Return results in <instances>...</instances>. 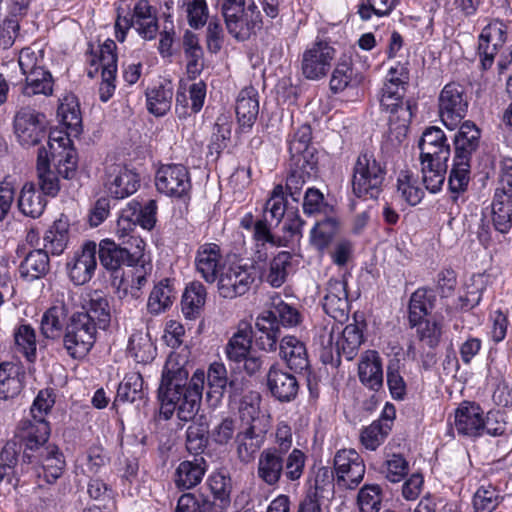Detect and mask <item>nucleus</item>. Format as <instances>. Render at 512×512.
Masks as SVG:
<instances>
[{
	"instance_id": "nucleus-17",
	"label": "nucleus",
	"mask_w": 512,
	"mask_h": 512,
	"mask_svg": "<svg viewBox=\"0 0 512 512\" xmlns=\"http://www.w3.org/2000/svg\"><path fill=\"white\" fill-rule=\"evenodd\" d=\"M139 186L140 177L134 170L121 164L106 167L104 187L110 196L124 199L134 194Z\"/></svg>"
},
{
	"instance_id": "nucleus-22",
	"label": "nucleus",
	"mask_w": 512,
	"mask_h": 512,
	"mask_svg": "<svg viewBox=\"0 0 512 512\" xmlns=\"http://www.w3.org/2000/svg\"><path fill=\"white\" fill-rule=\"evenodd\" d=\"M37 177L41 192L47 196L55 197L60 191L59 177L67 179L58 172L50 148H41L37 156ZM74 175L72 176V178ZM68 179H71L69 177Z\"/></svg>"
},
{
	"instance_id": "nucleus-11",
	"label": "nucleus",
	"mask_w": 512,
	"mask_h": 512,
	"mask_svg": "<svg viewBox=\"0 0 512 512\" xmlns=\"http://www.w3.org/2000/svg\"><path fill=\"white\" fill-rule=\"evenodd\" d=\"M256 278L255 270L247 264L231 263L219 274L218 292L223 298L233 299L247 293Z\"/></svg>"
},
{
	"instance_id": "nucleus-13",
	"label": "nucleus",
	"mask_w": 512,
	"mask_h": 512,
	"mask_svg": "<svg viewBox=\"0 0 512 512\" xmlns=\"http://www.w3.org/2000/svg\"><path fill=\"white\" fill-rule=\"evenodd\" d=\"M336 50L325 41H317L308 47L302 55L301 70L305 78L319 80L329 72Z\"/></svg>"
},
{
	"instance_id": "nucleus-3",
	"label": "nucleus",
	"mask_w": 512,
	"mask_h": 512,
	"mask_svg": "<svg viewBox=\"0 0 512 512\" xmlns=\"http://www.w3.org/2000/svg\"><path fill=\"white\" fill-rule=\"evenodd\" d=\"M132 27L144 40H153L156 37L158 32L157 10L148 0H138L132 11L128 8H117L114 24L116 40L124 42Z\"/></svg>"
},
{
	"instance_id": "nucleus-63",
	"label": "nucleus",
	"mask_w": 512,
	"mask_h": 512,
	"mask_svg": "<svg viewBox=\"0 0 512 512\" xmlns=\"http://www.w3.org/2000/svg\"><path fill=\"white\" fill-rule=\"evenodd\" d=\"M501 496L491 484L480 486L473 497L475 512H492L500 503Z\"/></svg>"
},
{
	"instance_id": "nucleus-8",
	"label": "nucleus",
	"mask_w": 512,
	"mask_h": 512,
	"mask_svg": "<svg viewBox=\"0 0 512 512\" xmlns=\"http://www.w3.org/2000/svg\"><path fill=\"white\" fill-rule=\"evenodd\" d=\"M319 343L324 349L330 351L335 346L339 354L351 360L363 343V333L357 324H348L340 335V327L333 324L330 328L326 326L322 329L319 334Z\"/></svg>"
},
{
	"instance_id": "nucleus-41",
	"label": "nucleus",
	"mask_w": 512,
	"mask_h": 512,
	"mask_svg": "<svg viewBox=\"0 0 512 512\" xmlns=\"http://www.w3.org/2000/svg\"><path fill=\"white\" fill-rule=\"evenodd\" d=\"M46 206V200L41 191H38L32 183H26L18 198V208L22 214L31 218L42 215Z\"/></svg>"
},
{
	"instance_id": "nucleus-14",
	"label": "nucleus",
	"mask_w": 512,
	"mask_h": 512,
	"mask_svg": "<svg viewBox=\"0 0 512 512\" xmlns=\"http://www.w3.org/2000/svg\"><path fill=\"white\" fill-rule=\"evenodd\" d=\"M155 186L161 194L181 198L191 189L189 172L181 164L162 165L156 172Z\"/></svg>"
},
{
	"instance_id": "nucleus-21",
	"label": "nucleus",
	"mask_w": 512,
	"mask_h": 512,
	"mask_svg": "<svg viewBox=\"0 0 512 512\" xmlns=\"http://www.w3.org/2000/svg\"><path fill=\"white\" fill-rule=\"evenodd\" d=\"M483 416L484 412L478 404L464 401L455 410L452 429L461 436H481L484 426Z\"/></svg>"
},
{
	"instance_id": "nucleus-46",
	"label": "nucleus",
	"mask_w": 512,
	"mask_h": 512,
	"mask_svg": "<svg viewBox=\"0 0 512 512\" xmlns=\"http://www.w3.org/2000/svg\"><path fill=\"white\" fill-rule=\"evenodd\" d=\"M41 465L45 480L53 483L62 475L65 460L56 446L48 445L41 451Z\"/></svg>"
},
{
	"instance_id": "nucleus-5",
	"label": "nucleus",
	"mask_w": 512,
	"mask_h": 512,
	"mask_svg": "<svg viewBox=\"0 0 512 512\" xmlns=\"http://www.w3.org/2000/svg\"><path fill=\"white\" fill-rule=\"evenodd\" d=\"M117 244L110 238L102 239L97 245L101 265L109 271H117L122 265L133 266L144 257L146 243L141 237H130Z\"/></svg>"
},
{
	"instance_id": "nucleus-42",
	"label": "nucleus",
	"mask_w": 512,
	"mask_h": 512,
	"mask_svg": "<svg viewBox=\"0 0 512 512\" xmlns=\"http://www.w3.org/2000/svg\"><path fill=\"white\" fill-rule=\"evenodd\" d=\"M68 240V220L66 218H59L46 231L43 238L44 248L53 255H60L66 249Z\"/></svg>"
},
{
	"instance_id": "nucleus-30",
	"label": "nucleus",
	"mask_w": 512,
	"mask_h": 512,
	"mask_svg": "<svg viewBox=\"0 0 512 512\" xmlns=\"http://www.w3.org/2000/svg\"><path fill=\"white\" fill-rule=\"evenodd\" d=\"M206 98V84L198 81L189 86L188 90L179 89L176 94V112L179 116L198 113Z\"/></svg>"
},
{
	"instance_id": "nucleus-39",
	"label": "nucleus",
	"mask_w": 512,
	"mask_h": 512,
	"mask_svg": "<svg viewBox=\"0 0 512 512\" xmlns=\"http://www.w3.org/2000/svg\"><path fill=\"white\" fill-rule=\"evenodd\" d=\"M173 87L170 82L150 88L146 92L148 111L157 116H164L171 108Z\"/></svg>"
},
{
	"instance_id": "nucleus-15",
	"label": "nucleus",
	"mask_w": 512,
	"mask_h": 512,
	"mask_svg": "<svg viewBox=\"0 0 512 512\" xmlns=\"http://www.w3.org/2000/svg\"><path fill=\"white\" fill-rule=\"evenodd\" d=\"M14 133L25 147L38 144L46 136V117L28 108L21 109L14 118Z\"/></svg>"
},
{
	"instance_id": "nucleus-40",
	"label": "nucleus",
	"mask_w": 512,
	"mask_h": 512,
	"mask_svg": "<svg viewBox=\"0 0 512 512\" xmlns=\"http://www.w3.org/2000/svg\"><path fill=\"white\" fill-rule=\"evenodd\" d=\"M21 368L13 362L0 363V399L17 396L22 389Z\"/></svg>"
},
{
	"instance_id": "nucleus-25",
	"label": "nucleus",
	"mask_w": 512,
	"mask_h": 512,
	"mask_svg": "<svg viewBox=\"0 0 512 512\" xmlns=\"http://www.w3.org/2000/svg\"><path fill=\"white\" fill-rule=\"evenodd\" d=\"M420 159L448 160L450 157V146L447 138L438 127L427 128L419 141Z\"/></svg>"
},
{
	"instance_id": "nucleus-1",
	"label": "nucleus",
	"mask_w": 512,
	"mask_h": 512,
	"mask_svg": "<svg viewBox=\"0 0 512 512\" xmlns=\"http://www.w3.org/2000/svg\"><path fill=\"white\" fill-rule=\"evenodd\" d=\"M187 380L188 371L180 363L179 355H169L158 388L160 418L169 420L176 410L181 421L195 418L201 405L205 372L196 370L188 383Z\"/></svg>"
},
{
	"instance_id": "nucleus-18",
	"label": "nucleus",
	"mask_w": 512,
	"mask_h": 512,
	"mask_svg": "<svg viewBox=\"0 0 512 512\" xmlns=\"http://www.w3.org/2000/svg\"><path fill=\"white\" fill-rule=\"evenodd\" d=\"M405 96L380 95L379 102L382 112L388 116L390 131H396L397 137L404 136L414 115L415 106Z\"/></svg>"
},
{
	"instance_id": "nucleus-64",
	"label": "nucleus",
	"mask_w": 512,
	"mask_h": 512,
	"mask_svg": "<svg viewBox=\"0 0 512 512\" xmlns=\"http://www.w3.org/2000/svg\"><path fill=\"white\" fill-rule=\"evenodd\" d=\"M382 503L381 488L377 484L364 485L357 496L360 512H379Z\"/></svg>"
},
{
	"instance_id": "nucleus-36",
	"label": "nucleus",
	"mask_w": 512,
	"mask_h": 512,
	"mask_svg": "<svg viewBox=\"0 0 512 512\" xmlns=\"http://www.w3.org/2000/svg\"><path fill=\"white\" fill-rule=\"evenodd\" d=\"M252 327L248 323H240L237 331L230 338L226 346V355L229 360L242 362L249 355L252 345Z\"/></svg>"
},
{
	"instance_id": "nucleus-56",
	"label": "nucleus",
	"mask_w": 512,
	"mask_h": 512,
	"mask_svg": "<svg viewBox=\"0 0 512 512\" xmlns=\"http://www.w3.org/2000/svg\"><path fill=\"white\" fill-rule=\"evenodd\" d=\"M137 209L136 201L132 200L121 210L115 227V235L122 242L130 237H138L133 234L138 225L137 218H135Z\"/></svg>"
},
{
	"instance_id": "nucleus-44",
	"label": "nucleus",
	"mask_w": 512,
	"mask_h": 512,
	"mask_svg": "<svg viewBox=\"0 0 512 512\" xmlns=\"http://www.w3.org/2000/svg\"><path fill=\"white\" fill-rule=\"evenodd\" d=\"M448 160L421 159L423 183L431 193L438 192L445 180Z\"/></svg>"
},
{
	"instance_id": "nucleus-51",
	"label": "nucleus",
	"mask_w": 512,
	"mask_h": 512,
	"mask_svg": "<svg viewBox=\"0 0 512 512\" xmlns=\"http://www.w3.org/2000/svg\"><path fill=\"white\" fill-rule=\"evenodd\" d=\"M408 79L407 68L397 63L388 70L380 95L405 96Z\"/></svg>"
},
{
	"instance_id": "nucleus-16",
	"label": "nucleus",
	"mask_w": 512,
	"mask_h": 512,
	"mask_svg": "<svg viewBox=\"0 0 512 512\" xmlns=\"http://www.w3.org/2000/svg\"><path fill=\"white\" fill-rule=\"evenodd\" d=\"M507 39V25L500 20L489 22L478 38V55L483 70L490 69L495 56Z\"/></svg>"
},
{
	"instance_id": "nucleus-27",
	"label": "nucleus",
	"mask_w": 512,
	"mask_h": 512,
	"mask_svg": "<svg viewBox=\"0 0 512 512\" xmlns=\"http://www.w3.org/2000/svg\"><path fill=\"white\" fill-rule=\"evenodd\" d=\"M360 382L371 390L377 391L383 384L382 360L377 351H365L358 364Z\"/></svg>"
},
{
	"instance_id": "nucleus-57",
	"label": "nucleus",
	"mask_w": 512,
	"mask_h": 512,
	"mask_svg": "<svg viewBox=\"0 0 512 512\" xmlns=\"http://www.w3.org/2000/svg\"><path fill=\"white\" fill-rule=\"evenodd\" d=\"M409 472V462L401 454H392L382 463L380 473L391 483H399Z\"/></svg>"
},
{
	"instance_id": "nucleus-28",
	"label": "nucleus",
	"mask_w": 512,
	"mask_h": 512,
	"mask_svg": "<svg viewBox=\"0 0 512 512\" xmlns=\"http://www.w3.org/2000/svg\"><path fill=\"white\" fill-rule=\"evenodd\" d=\"M236 115L242 131H248L254 125L259 113L258 92L253 87L242 89L236 100Z\"/></svg>"
},
{
	"instance_id": "nucleus-45",
	"label": "nucleus",
	"mask_w": 512,
	"mask_h": 512,
	"mask_svg": "<svg viewBox=\"0 0 512 512\" xmlns=\"http://www.w3.org/2000/svg\"><path fill=\"white\" fill-rule=\"evenodd\" d=\"M54 80L47 69L36 70L25 76V84L22 93L31 97L35 95L50 96L53 93Z\"/></svg>"
},
{
	"instance_id": "nucleus-26",
	"label": "nucleus",
	"mask_w": 512,
	"mask_h": 512,
	"mask_svg": "<svg viewBox=\"0 0 512 512\" xmlns=\"http://www.w3.org/2000/svg\"><path fill=\"white\" fill-rule=\"evenodd\" d=\"M284 471V455L276 448H265L258 457L257 477L268 486H276Z\"/></svg>"
},
{
	"instance_id": "nucleus-50",
	"label": "nucleus",
	"mask_w": 512,
	"mask_h": 512,
	"mask_svg": "<svg viewBox=\"0 0 512 512\" xmlns=\"http://www.w3.org/2000/svg\"><path fill=\"white\" fill-rule=\"evenodd\" d=\"M206 295V289L200 282H192L186 287L182 298V311L187 318H193L201 311Z\"/></svg>"
},
{
	"instance_id": "nucleus-7",
	"label": "nucleus",
	"mask_w": 512,
	"mask_h": 512,
	"mask_svg": "<svg viewBox=\"0 0 512 512\" xmlns=\"http://www.w3.org/2000/svg\"><path fill=\"white\" fill-rule=\"evenodd\" d=\"M242 421L246 422L247 427L243 428L236 437L237 456L243 463H249L260 450L264 443L262 431H258L256 420L259 415L258 406L253 403L242 402L239 408Z\"/></svg>"
},
{
	"instance_id": "nucleus-52",
	"label": "nucleus",
	"mask_w": 512,
	"mask_h": 512,
	"mask_svg": "<svg viewBox=\"0 0 512 512\" xmlns=\"http://www.w3.org/2000/svg\"><path fill=\"white\" fill-rule=\"evenodd\" d=\"M470 181V158L455 155L449 175V188L453 193L464 192Z\"/></svg>"
},
{
	"instance_id": "nucleus-20",
	"label": "nucleus",
	"mask_w": 512,
	"mask_h": 512,
	"mask_svg": "<svg viewBox=\"0 0 512 512\" xmlns=\"http://www.w3.org/2000/svg\"><path fill=\"white\" fill-rule=\"evenodd\" d=\"M322 306L326 314L342 323L350 312L347 283L344 279H330L325 288Z\"/></svg>"
},
{
	"instance_id": "nucleus-2",
	"label": "nucleus",
	"mask_w": 512,
	"mask_h": 512,
	"mask_svg": "<svg viewBox=\"0 0 512 512\" xmlns=\"http://www.w3.org/2000/svg\"><path fill=\"white\" fill-rule=\"evenodd\" d=\"M57 116L66 131L52 130L49 133L48 147L58 172L69 178L75 175L78 163L71 137H77L82 132V115L75 95L66 94L61 98Z\"/></svg>"
},
{
	"instance_id": "nucleus-53",
	"label": "nucleus",
	"mask_w": 512,
	"mask_h": 512,
	"mask_svg": "<svg viewBox=\"0 0 512 512\" xmlns=\"http://www.w3.org/2000/svg\"><path fill=\"white\" fill-rule=\"evenodd\" d=\"M291 259L289 252L281 251L270 262L265 279L272 287L278 288L285 283L291 269Z\"/></svg>"
},
{
	"instance_id": "nucleus-32",
	"label": "nucleus",
	"mask_w": 512,
	"mask_h": 512,
	"mask_svg": "<svg viewBox=\"0 0 512 512\" xmlns=\"http://www.w3.org/2000/svg\"><path fill=\"white\" fill-rule=\"evenodd\" d=\"M176 299V292L170 279H162L156 283L147 300L146 308L153 316L168 311Z\"/></svg>"
},
{
	"instance_id": "nucleus-23",
	"label": "nucleus",
	"mask_w": 512,
	"mask_h": 512,
	"mask_svg": "<svg viewBox=\"0 0 512 512\" xmlns=\"http://www.w3.org/2000/svg\"><path fill=\"white\" fill-rule=\"evenodd\" d=\"M196 271L208 283H214L224 265L220 247L215 243L201 245L195 256Z\"/></svg>"
},
{
	"instance_id": "nucleus-62",
	"label": "nucleus",
	"mask_w": 512,
	"mask_h": 512,
	"mask_svg": "<svg viewBox=\"0 0 512 512\" xmlns=\"http://www.w3.org/2000/svg\"><path fill=\"white\" fill-rule=\"evenodd\" d=\"M296 166L298 168L293 170L286 179V190L294 201H299L300 191L309 178L310 172L315 169V165L302 161Z\"/></svg>"
},
{
	"instance_id": "nucleus-48",
	"label": "nucleus",
	"mask_w": 512,
	"mask_h": 512,
	"mask_svg": "<svg viewBox=\"0 0 512 512\" xmlns=\"http://www.w3.org/2000/svg\"><path fill=\"white\" fill-rule=\"evenodd\" d=\"M128 351L137 363L146 364L156 356V347L149 334L136 332L129 338Z\"/></svg>"
},
{
	"instance_id": "nucleus-29",
	"label": "nucleus",
	"mask_w": 512,
	"mask_h": 512,
	"mask_svg": "<svg viewBox=\"0 0 512 512\" xmlns=\"http://www.w3.org/2000/svg\"><path fill=\"white\" fill-rule=\"evenodd\" d=\"M267 385L272 395L282 402L292 400L298 392V382L295 376L275 366L271 367L268 372Z\"/></svg>"
},
{
	"instance_id": "nucleus-49",
	"label": "nucleus",
	"mask_w": 512,
	"mask_h": 512,
	"mask_svg": "<svg viewBox=\"0 0 512 512\" xmlns=\"http://www.w3.org/2000/svg\"><path fill=\"white\" fill-rule=\"evenodd\" d=\"M480 131L470 121H465L455 136V155H464L470 158L478 147Z\"/></svg>"
},
{
	"instance_id": "nucleus-37",
	"label": "nucleus",
	"mask_w": 512,
	"mask_h": 512,
	"mask_svg": "<svg viewBox=\"0 0 512 512\" xmlns=\"http://www.w3.org/2000/svg\"><path fill=\"white\" fill-rule=\"evenodd\" d=\"M397 194L409 205L415 206L424 197L418 176L409 169L400 170L396 178Z\"/></svg>"
},
{
	"instance_id": "nucleus-43",
	"label": "nucleus",
	"mask_w": 512,
	"mask_h": 512,
	"mask_svg": "<svg viewBox=\"0 0 512 512\" xmlns=\"http://www.w3.org/2000/svg\"><path fill=\"white\" fill-rule=\"evenodd\" d=\"M312 138V132L309 125L303 124L299 126L288 139V149L292 159L295 160V165H300L303 162H309L307 155H312L309 152V145Z\"/></svg>"
},
{
	"instance_id": "nucleus-60",
	"label": "nucleus",
	"mask_w": 512,
	"mask_h": 512,
	"mask_svg": "<svg viewBox=\"0 0 512 512\" xmlns=\"http://www.w3.org/2000/svg\"><path fill=\"white\" fill-rule=\"evenodd\" d=\"M14 340L17 351L22 353L27 360L33 361L37 348L35 330L28 324H22L15 329Z\"/></svg>"
},
{
	"instance_id": "nucleus-9",
	"label": "nucleus",
	"mask_w": 512,
	"mask_h": 512,
	"mask_svg": "<svg viewBox=\"0 0 512 512\" xmlns=\"http://www.w3.org/2000/svg\"><path fill=\"white\" fill-rule=\"evenodd\" d=\"M438 107L443 124L450 130L455 129L468 109L464 87L455 82L447 83L439 94Z\"/></svg>"
},
{
	"instance_id": "nucleus-59",
	"label": "nucleus",
	"mask_w": 512,
	"mask_h": 512,
	"mask_svg": "<svg viewBox=\"0 0 512 512\" xmlns=\"http://www.w3.org/2000/svg\"><path fill=\"white\" fill-rule=\"evenodd\" d=\"M232 122L229 117L221 115L217 118L209 144L210 153L219 155L228 147L231 138Z\"/></svg>"
},
{
	"instance_id": "nucleus-34",
	"label": "nucleus",
	"mask_w": 512,
	"mask_h": 512,
	"mask_svg": "<svg viewBox=\"0 0 512 512\" xmlns=\"http://www.w3.org/2000/svg\"><path fill=\"white\" fill-rule=\"evenodd\" d=\"M492 221L500 233H507L512 227V193L497 188L492 201Z\"/></svg>"
},
{
	"instance_id": "nucleus-35",
	"label": "nucleus",
	"mask_w": 512,
	"mask_h": 512,
	"mask_svg": "<svg viewBox=\"0 0 512 512\" xmlns=\"http://www.w3.org/2000/svg\"><path fill=\"white\" fill-rule=\"evenodd\" d=\"M255 327L262 333L257 339L261 349L275 351L280 330L274 310L262 312L256 319Z\"/></svg>"
},
{
	"instance_id": "nucleus-61",
	"label": "nucleus",
	"mask_w": 512,
	"mask_h": 512,
	"mask_svg": "<svg viewBox=\"0 0 512 512\" xmlns=\"http://www.w3.org/2000/svg\"><path fill=\"white\" fill-rule=\"evenodd\" d=\"M143 378L140 373L127 374L117 389L116 400L134 402L142 397Z\"/></svg>"
},
{
	"instance_id": "nucleus-4",
	"label": "nucleus",
	"mask_w": 512,
	"mask_h": 512,
	"mask_svg": "<svg viewBox=\"0 0 512 512\" xmlns=\"http://www.w3.org/2000/svg\"><path fill=\"white\" fill-rule=\"evenodd\" d=\"M385 167L374 155L368 152L360 154L353 169L352 190L355 196L375 199L381 191L385 179Z\"/></svg>"
},
{
	"instance_id": "nucleus-54",
	"label": "nucleus",
	"mask_w": 512,
	"mask_h": 512,
	"mask_svg": "<svg viewBox=\"0 0 512 512\" xmlns=\"http://www.w3.org/2000/svg\"><path fill=\"white\" fill-rule=\"evenodd\" d=\"M337 229L338 221L333 216L318 221L310 233L311 243L318 250H324L335 236Z\"/></svg>"
},
{
	"instance_id": "nucleus-10",
	"label": "nucleus",
	"mask_w": 512,
	"mask_h": 512,
	"mask_svg": "<svg viewBox=\"0 0 512 512\" xmlns=\"http://www.w3.org/2000/svg\"><path fill=\"white\" fill-rule=\"evenodd\" d=\"M97 327L85 316L74 314L64 335V347L72 358H83L95 343Z\"/></svg>"
},
{
	"instance_id": "nucleus-6",
	"label": "nucleus",
	"mask_w": 512,
	"mask_h": 512,
	"mask_svg": "<svg viewBox=\"0 0 512 512\" xmlns=\"http://www.w3.org/2000/svg\"><path fill=\"white\" fill-rule=\"evenodd\" d=\"M228 32L237 40H246L261 22L255 3L245 0H218Z\"/></svg>"
},
{
	"instance_id": "nucleus-31",
	"label": "nucleus",
	"mask_w": 512,
	"mask_h": 512,
	"mask_svg": "<svg viewBox=\"0 0 512 512\" xmlns=\"http://www.w3.org/2000/svg\"><path fill=\"white\" fill-rule=\"evenodd\" d=\"M280 356L294 371H302L309 366L306 345L296 336L288 335L281 339Z\"/></svg>"
},
{
	"instance_id": "nucleus-55",
	"label": "nucleus",
	"mask_w": 512,
	"mask_h": 512,
	"mask_svg": "<svg viewBox=\"0 0 512 512\" xmlns=\"http://www.w3.org/2000/svg\"><path fill=\"white\" fill-rule=\"evenodd\" d=\"M80 461L84 474L95 475L100 473L102 469L108 465L110 458L101 445L95 444L88 448L86 454Z\"/></svg>"
},
{
	"instance_id": "nucleus-58",
	"label": "nucleus",
	"mask_w": 512,
	"mask_h": 512,
	"mask_svg": "<svg viewBox=\"0 0 512 512\" xmlns=\"http://www.w3.org/2000/svg\"><path fill=\"white\" fill-rule=\"evenodd\" d=\"M432 294L425 289L416 290L410 299L409 303V320L412 325L427 316L432 310Z\"/></svg>"
},
{
	"instance_id": "nucleus-47",
	"label": "nucleus",
	"mask_w": 512,
	"mask_h": 512,
	"mask_svg": "<svg viewBox=\"0 0 512 512\" xmlns=\"http://www.w3.org/2000/svg\"><path fill=\"white\" fill-rule=\"evenodd\" d=\"M76 314L85 316L90 323H95L99 328H105L110 322L108 300L98 292L91 295L86 310Z\"/></svg>"
},
{
	"instance_id": "nucleus-33",
	"label": "nucleus",
	"mask_w": 512,
	"mask_h": 512,
	"mask_svg": "<svg viewBox=\"0 0 512 512\" xmlns=\"http://www.w3.org/2000/svg\"><path fill=\"white\" fill-rule=\"evenodd\" d=\"M205 472L206 466L203 458L182 461L175 470V485L181 490L194 488L202 481Z\"/></svg>"
},
{
	"instance_id": "nucleus-24",
	"label": "nucleus",
	"mask_w": 512,
	"mask_h": 512,
	"mask_svg": "<svg viewBox=\"0 0 512 512\" xmlns=\"http://www.w3.org/2000/svg\"><path fill=\"white\" fill-rule=\"evenodd\" d=\"M50 435V427L44 419L25 420L21 422L18 436L25 446L23 454L24 461L32 463V455L27 450L35 451L43 449L42 446L47 442Z\"/></svg>"
},
{
	"instance_id": "nucleus-38",
	"label": "nucleus",
	"mask_w": 512,
	"mask_h": 512,
	"mask_svg": "<svg viewBox=\"0 0 512 512\" xmlns=\"http://www.w3.org/2000/svg\"><path fill=\"white\" fill-rule=\"evenodd\" d=\"M49 257L46 251L36 249L27 254L19 266L21 278L26 281L40 279L49 271Z\"/></svg>"
},
{
	"instance_id": "nucleus-19",
	"label": "nucleus",
	"mask_w": 512,
	"mask_h": 512,
	"mask_svg": "<svg viewBox=\"0 0 512 512\" xmlns=\"http://www.w3.org/2000/svg\"><path fill=\"white\" fill-rule=\"evenodd\" d=\"M96 254L97 244L87 241L67 263L68 274L74 284L83 285L91 280L97 267Z\"/></svg>"
},
{
	"instance_id": "nucleus-12",
	"label": "nucleus",
	"mask_w": 512,
	"mask_h": 512,
	"mask_svg": "<svg viewBox=\"0 0 512 512\" xmlns=\"http://www.w3.org/2000/svg\"><path fill=\"white\" fill-rule=\"evenodd\" d=\"M334 472L339 487L354 489L363 480L366 466L355 449H341L334 456Z\"/></svg>"
}]
</instances>
